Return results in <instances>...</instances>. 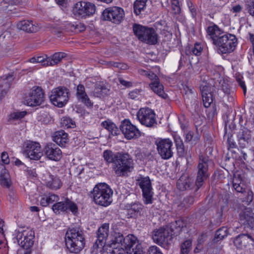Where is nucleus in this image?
Masks as SVG:
<instances>
[{"label":"nucleus","mask_w":254,"mask_h":254,"mask_svg":"<svg viewBox=\"0 0 254 254\" xmlns=\"http://www.w3.org/2000/svg\"><path fill=\"white\" fill-rule=\"evenodd\" d=\"M237 141L241 148H245L251 140V132L246 127L241 128L237 134Z\"/></svg>","instance_id":"nucleus-25"},{"label":"nucleus","mask_w":254,"mask_h":254,"mask_svg":"<svg viewBox=\"0 0 254 254\" xmlns=\"http://www.w3.org/2000/svg\"><path fill=\"white\" fill-rule=\"evenodd\" d=\"M247 10L250 14L254 17V0L247 5Z\"/></svg>","instance_id":"nucleus-55"},{"label":"nucleus","mask_w":254,"mask_h":254,"mask_svg":"<svg viewBox=\"0 0 254 254\" xmlns=\"http://www.w3.org/2000/svg\"><path fill=\"white\" fill-rule=\"evenodd\" d=\"M52 209L56 214H59L61 212L67 211L68 210L73 213H75L77 212V207L74 202L66 199L64 201H60L54 204L52 206Z\"/></svg>","instance_id":"nucleus-22"},{"label":"nucleus","mask_w":254,"mask_h":254,"mask_svg":"<svg viewBox=\"0 0 254 254\" xmlns=\"http://www.w3.org/2000/svg\"><path fill=\"white\" fill-rule=\"evenodd\" d=\"M202 51V48L199 44H195L193 48L191 49L192 53L195 56L200 54Z\"/></svg>","instance_id":"nucleus-56"},{"label":"nucleus","mask_w":254,"mask_h":254,"mask_svg":"<svg viewBox=\"0 0 254 254\" xmlns=\"http://www.w3.org/2000/svg\"><path fill=\"white\" fill-rule=\"evenodd\" d=\"M228 235V229L227 227H223L219 229L215 233V239L217 241L222 240Z\"/></svg>","instance_id":"nucleus-44"},{"label":"nucleus","mask_w":254,"mask_h":254,"mask_svg":"<svg viewBox=\"0 0 254 254\" xmlns=\"http://www.w3.org/2000/svg\"><path fill=\"white\" fill-rule=\"evenodd\" d=\"M108 90L103 84L99 83L97 85L93 92L94 95L97 97H101L108 93Z\"/></svg>","instance_id":"nucleus-41"},{"label":"nucleus","mask_w":254,"mask_h":254,"mask_svg":"<svg viewBox=\"0 0 254 254\" xmlns=\"http://www.w3.org/2000/svg\"><path fill=\"white\" fill-rule=\"evenodd\" d=\"M46 156L50 160L59 161L62 157L61 149L52 143L47 144L44 148Z\"/></svg>","instance_id":"nucleus-24"},{"label":"nucleus","mask_w":254,"mask_h":254,"mask_svg":"<svg viewBox=\"0 0 254 254\" xmlns=\"http://www.w3.org/2000/svg\"><path fill=\"white\" fill-rule=\"evenodd\" d=\"M173 143L169 139H163L156 142L157 149L159 154L164 159H169L172 157Z\"/></svg>","instance_id":"nucleus-18"},{"label":"nucleus","mask_w":254,"mask_h":254,"mask_svg":"<svg viewBox=\"0 0 254 254\" xmlns=\"http://www.w3.org/2000/svg\"><path fill=\"white\" fill-rule=\"evenodd\" d=\"M61 124L64 128H73L75 127V122L71 118L67 117L61 119Z\"/></svg>","instance_id":"nucleus-42"},{"label":"nucleus","mask_w":254,"mask_h":254,"mask_svg":"<svg viewBox=\"0 0 254 254\" xmlns=\"http://www.w3.org/2000/svg\"><path fill=\"white\" fill-rule=\"evenodd\" d=\"M146 76L148 77L150 79H151L153 81L155 80H158V78L157 76L151 71H149V73L147 74V76Z\"/></svg>","instance_id":"nucleus-63"},{"label":"nucleus","mask_w":254,"mask_h":254,"mask_svg":"<svg viewBox=\"0 0 254 254\" xmlns=\"http://www.w3.org/2000/svg\"><path fill=\"white\" fill-rule=\"evenodd\" d=\"M208 157L199 155V162L197 165V173L196 180V185L197 189L201 187L203 183L206 180L208 176Z\"/></svg>","instance_id":"nucleus-13"},{"label":"nucleus","mask_w":254,"mask_h":254,"mask_svg":"<svg viewBox=\"0 0 254 254\" xmlns=\"http://www.w3.org/2000/svg\"><path fill=\"white\" fill-rule=\"evenodd\" d=\"M191 241L190 240L185 241L181 245V254H188L190 250Z\"/></svg>","instance_id":"nucleus-46"},{"label":"nucleus","mask_w":254,"mask_h":254,"mask_svg":"<svg viewBox=\"0 0 254 254\" xmlns=\"http://www.w3.org/2000/svg\"><path fill=\"white\" fill-rule=\"evenodd\" d=\"M113 164V170L117 177H126L134 168V162L128 153L122 152Z\"/></svg>","instance_id":"nucleus-3"},{"label":"nucleus","mask_w":254,"mask_h":254,"mask_svg":"<svg viewBox=\"0 0 254 254\" xmlns=\"http://www.w3.org/2000/svg\"><path fill=\"white\" fill-rule=\"evenodd\" d=\"M44 93L39 87L34 86L24 95L23 103L28 106H39L44 100Z\"/></svg>","instance_id":"nucleus-6"},{"label":"nucleus","mask_w":254,"mask_h":254,"mask_svg":"<svg viewBox=\"0 0 254 254\" xmlns=\"http://www.w3.org/2000/svg\"><path fill=\"white\" fill-rule=\"evenodd\" d=\"M34 238V232L31 230L28 232L24 231L17 236L18 243L26 250H28L33 245Z\"/></svg>","instance_id":"nucleus-20"},{"label":"nucleus","mask_w":254,"mask_h":254,"mask_svg":"<svg viewBox=\"0 0 254 254\" xmlns=\"http://www.w3.org/2000/svg\"><path fill=\"white\" fill-rule=\"evenodd\" d=\"M65 56L66 54L63 52L55 53L52 56L49 57V65L53 66L58 64Z\"/></svg>","instance_id":"nucleus-38"},{"label":"nucleus","mask_w":254,"mask_h":254,"mask_svg":"<svg viewBox=\"0 0 254 254\" xmlns=\"http://www.w3.org/2000/svg\"><path fill=\"white\" fill-rule=\"evenodd\" d=\"M1 161L5 164H8L9 163V158L8 154L3 152L1 154Z\"/></svg>","instance_id":"nucleus-58"},{"label":"nucleus","mask_w":254,"mask_h":254,"mask_svg":"<svg viewBox=\"0 0 254 254\" xmlns=\"http://www.w3.org/2000/svg\"><path fill=\"white\" fill-rule=\"evenodd\" d=\"M194 201V197L192 196H188L184 198L182 204L185 206H189L192 204Z\"/></svg>","instance_id":"nucleus-53"},{"label":"nucleus","mask_w":254,"mask_h":254,"mask_svg":"<svg viewBox=\"0 0 254 254\" xmlns=\"http://www.w3.org/2000/svg\"><path fill=\"white\" fill-rule=\"evenodd\" d=\"M184 98L187 105H192L195 102L196 94L184 95Z\"/></svg>","instance_id":"nucleus-47"},{"label":"nucleus","mask_w":254,"mask_h":254,"mask_svg":"<svg viewBox=\"0 0 254 254\" xmlns=\"http://www.w3.org/2000/svg\"><path fill=\"white\" fill-rule=\"evenodd\" d=\"M120 127L123 134L127 139L137 138L141 135L140 130L128 120L125 119L123 121Z\"/></svg>","instance_id":"nucleus-16"},{"label":"nucleus","mask_w":254,"mask_h":254,"mask_svg":"<svg viewBox=\"0 0 254 254\" xmlns=\"http://www.w3.org/2000/svg\"><path fill=\"white\" fill-rule=\"evenodd\" d=\"M76 90L77 97L81 94H83L84 92H85L84 86L82 84H80L77 86Z\"/></svg>","instance_id":"nucleus-59"},{"label":"nucleus","mask_w":254,"mask_h":254,"mask_svg":"<svg viewBox=\"0 0 254 254\" xmlns=\"http://www.w3.org/2000/svg\"><path fill=\"white\" fill-rule=\"evenodd\" d=\"M96 10L94 4L85 1H79L72 8L73 14L78 18H85L94 14Z\"/></svg>","instance_id":"nucleus-12"},{"label":"nucleus","mask_w":254,"mask_h":254,"mask_svg":"<svg viewBox=\"0 0 254 254\" xmlns=\"http://www.w3.org/2000/svg\"><path fill=\"white\" fill-rule=\"evenodd\" d=\"M38 63H40L43 66H47L49 65V57L46 55L37 56Z\"/></svg>","instance_id":"nucleus-49"},{"label":"nucleus","mask_w":254,"mask_h":254,"mask_svg":"<svg viewBox=\"0 0 254 254\" xmlns=\"http://www.w3.org/2000/svg\"><path fill=\"white\" fill-rule=\"evenodd\" d=\"M236 80L241 87L243 89L244 93L245 94L246 93L247 88L245 82L242 80L241 77L240 76L237 77Z\"/></svg>","instance_id":"nucleus-57"},{"label":"nucleus","mask_w":254,"mask_h":254,"mask_svg":"<svg viewBox=\"0 0 254 254\" xmlns=\"http://www.w3.org/2000/svg\"><path fill=\"white\" fill-rule=\"evenodd\" d=\"M186 64H188L186 57L182 56L179 61L178 68L181 69L183 66H184Z\"/></svg>","instance_id":"nucleus-60"},{"label":"nucleus","mask_w":254,"mask_h":254,"mask_svg":"<svg viewBox=\"0 0 254 254\" xmlns=\"http://www.w3.org/2000/svg\"><path fill=\"white\" fill-rule=\"evenodd\" d=\"M233 243L237 249L244 250L250 245H254V239L250 234H241L234 238Z\"/></svg>","instance_id":"nucleus-23"},{"label":"nucleus","mask_w":254,"mask_h":254,"mask_svg":"<svg viewBox=\"0 0 254 254\" xmlns=\"http://www.w3.org/2000/svg\"><path fill=\"white\" fill-rule=\"evenodd\" d=\"M0 183L1 186L9 188L10 186L9 175L4 165L0 164Z\"/></svg>","instance_id":"nucleus-31"},{"label":"nucleus","mask_w":254,"mask_h":254,"mask_svg":"<svg viewBox=\"0 0 254 254\" xmlns=\"http://www.w3.org/2000/svg\"><path fill=\"white\" fill-rule=\"evenodd\" d=\"M172 235L169 227H161L152 232V238L154 243L165 248L169 244Z\"/></svg>","instance_id":"nucleus-11"},{"label":"nucleus","mask_w":254,"mask_h":254,"mask_svg":"<svg viewBox=\"0 0 254 254\" xmlns=\"http://www.w3.org/2000/svg\"><path fill=\"white\" fill-rule=\"evenodd\" d=\"M220 88L225 94H230L231 89L229 84L224 80H220Z\"/></svg>","instance_id":"nucleus-48"},{"label":"nucleus","mask_w":254,"mask_h":254,"mask_svg":"<svg viewBox=\"0 0 254 254\" xmlns=\"http://www.w3.org/2000/svg\"><path fill=\"white\" fill-rule=\"evenodd\" d=\"M91 193L93 201L98 205L107 206L112 202L113 191L105 183L96 185L91 191Z\"/></svg>","instance_id":"nucleus-4"},{"label":"nucleus","mask_w":254,"mask_h":254,"mask_svg":"<svg viewBox=\"0 0 254 254\" xmlns=\"http://www.w3.org/2000/svg\"><path fill=\"white\" fill-rule=\"evenodd\" d=\"M125 12L120 7H113L106 8L102 13L104 20H109L115 24L120 23L124 19Z\"/></svg>","instance_id":"nucleus-14"},{"label":"nucleus","mask_w":254,"mask_h":254,"mask_svg":"<svg viewBox=\"0 0 254 254\" xmlns=\"http://www.w3.org/2000/svg\"><path fill=\"white\" fill-rule=\"evenodd\" d=\"M26 111L14 112L10 115L11 119L14 120H19L23 118L26 114Z\"/></svg>","instance_id":"nucleus-51"},{"label":"nucleus","mask_w":254,"mask_h":254,"mask_svg":"<svg viewBox=\"0 0 254 254\" xmlns=\"http://www.w3.org/2000/svg\"><path fill=\"white\" fill-rule=\"evenodd\" d=\"M136 116L140 124L146 127H154L157 125L154 111L148 107L140 108Z\"/></svg>","instance_id":"nucleus-9"},{"label":"nucleus","mask_w":254,"mask_h":254,"mask_svg":"<svg viewBox=\"0 0 254 254\" xmlns=\"http://www.w3.org/2000/svg\"><path fill=\"white\" fill-rule=\"evenodd\" d=\"M240 223L245 228H250L254 230V213L251 208H246L241 212L239 215Z\"/></svg>","instance_id":"nucleus-21"},{"label":"nucleus","mask_w":254,"mask_h":254,"mask_svg":"<svg viewBox=\"0 0 254 254\" xmlns=\"http://www.w3.org/2000/svg\"><path fill=\"white\" fill-rule=\"evenodd\" d=\"M186 223L182 219H178L171 224L170 230L173 235H178L186 226Z\"/></svg>","instance_id":"nucleus-35"},{"label":"nucleus","mask_w":254,"mask_h":254,"mask_svg":"<svg viewBox=\"0 0 254 254\" xmlns=\"http://www.w3.org/2000/svg\"><path fill=\"white\" fill-rule=\"evenodd\" d=\"M172 9L175 14H179L181 11L179 0H171Z\"/></svg>","instance_id":"nucleus-50"},{"label":"nucleus","mask_w":254,"mask_h":254,"mask_svg":"<svg viewBox=\"0 0 254 254\" xmlns=\"http://www.w3.org/2000/svg\"><path fill=\"white\" fill-rule=\"evenodd\" d=\"M149 86L154 93L163 99H166L168 95L164 92V87L159 80H155L149 84Z\"/></svg>","instance_id":"nucleus-32"},{"label":"nucleus","mask_w":254,"mask_h":254,"mask_svg":"<svg viewBox=\"0 0 254 254\" xmlns=\"http://www.w3.org/2000/svg\"><path fill=\"white\" fill-rule=\"evenodd\" d=\"M141 92L140 90L139 89H135L129 93V96L131 99H134L137 97V96L140 94Z\"/></svg>","instance_id":"nucleus-61"},{"label":"nucleus","mask_w":254,"mask_h":254,"mask_svg":"<svg viewBox=\"0 0 254 254\" xmlns=\"http://www.w3.org/2000/svg\"><path fill=\"white\" fill-rule=\"evenodd\" d=\"M147 0H136L134 2L133 8L134 12L136 15H139L142 10L146 6V3Z\"/></svg>","instance_id":"nucleus-40"},{"label":"nucleus","mask_w":254,"mask_h":254,"mask_svg":"<svg viewBox=\"0 0 254 254\" xmlns=\"http://www.w3.org/2000/svg\"><path fill=\"white\" fill-rule=\"evenodd\" d=\"M109 225L107 223L103 224L99 228L97 232V240L93 246V252L97 253L99 249L103 248L106 243L109 234Z\"/></svg>","instance_id":"nucleus-17"},{"label":"nucleus","mask_w":254,"mask_h":254,"mask_svg":"<svg viewBox=\"0 0 254 254\" xmlns=\"http://www.w3.org/2000/svg\"><path fill=\"white\" fill-rule=\"evenodd\" d=\"M237 39L234 35L224 34L219 38L215 45L219 47V50L222 54L230 53L233 52L237 45Z\"/></svg>","instance_id":"nucleus-8"},{"label":"nucleus","mask_w":254,"mask_h":254,"mask_svg":"<svg viewBox=\"0 0 254 254\" xmlns=\"http://www.w3.org/2000/svg\"><path fill=\"white\" fill-rule=\"evenodd\" d=\"M207 36L210 38L214 45L219 41V38L225 33L216 25L209 26L206 29Z\"/></svg>","instance_id":"nucleus-27"},{"label":"nucleus","mask_w":254,"mask_h":254,"mask_svg":"<svg viewBox=\"0 0 254 254\" xmlns=\"http://www.w3.org/2000/svg\"><path fill=\"white\" fill-rule=\"evenodd\" d=\"M188 5L192 16L194 17L196 14V9L193 6L192 3L191 2L188 3Z\"/></svg>","instance_id":"nucleus-62"},{"label":"nucleus","mask_w":254,"mask_h":254,"mask_svg":"<svg viewBox=\"0 0 254 254\" xmlns=\"http://www.w3.org/2000/svg\"><path fill=\"white\" fill-rule=\"evenodd\" d=\"M77 97L78 99L80 100L87 107H92L93 106V103L91 102L86 92H84L83 94H81Z\"/></svg>","instance_id":"nucleus-45"},{"label":"nucleus","mask_w":254,"mask_h":254,"mask_svg":"<svg viewBox=\"0 0 254 254\" xmlns=\"http://www.w3.org/2000/svg\"><path fill=\"white\" fill-rule=\"evenodd\" d=\"M201 96L203 105L205 108H208L213 102V94L215 90L214 86L203 82L200 86Z\"/></svg>","instance_id":"nucleus-19"},{"label":"nucleus","mask_w":254,"mask_h":254,"mask_svg":"<svg viewBox=\"0 0 254 254\" xmlns=\"http://www.w3.org/2000/svg\"><path fill=\"white\" fill-rule=\"evenodd\" d=\"M116 67L120 69L126 70L128 68V66L126 64L117 62V64Z\"/></svg>","instance_id":"nucleus-64"},{"label":"nucleus","mask_w":254,"mask_h":254,"mask_svg":"<svg viewBox=\"0 0 254 254\" xmlns=\"http://www.w3.org/2000/svg\"><path fill=\"white\" fill-rule=\"evenodd\" d=\"M133 31L134 35L141 42L149 45H155L158 43V35L152 27L135 24L133 26Z\"/></svg>","instance_id":"nucleus-5"},{"label":"nucleus","mask_w":254,"mask_h":254,"mask_svg":"<svg viewBox=\"0 0 254 254\" xmlns=\"http://www.w3.org/2000/svg\"><path fill=\"white\" fill-rule=\"evenodd\" d=\"M233 187L237 192L241 193L246 192V190L244 184L243 183V179L241 174L236 173L234 175Z\"/></svg>","instance_id":"nucleus-29"},{"label":"nucleus","mask_w":254,"mask_h":254,"mask_svg":"<svg viewBox=\"0 0 254 254\" xmlns=\"http://www.w3.org/2000/svg\"><path fill=\"white\" fill-rule=\"evenodd\" d=\"M147 254H163L160 249L156 246H152L149 248Z\"/></svg>","instance_id":"nucleus-52"},{"label":"nucleus","mask_w":254,"mask_h":254,"mask_svg":"<svg viewBox=\"0 0 254 254\" xmlns=\"http://www.w3.org/2000/svg\"><path fill=\"white\" fill-rule=\"evenodd\" d=\"M18 29L27 32H36L38 30L39 27L33 23L32 21L24 20L18 22L17 24Z\"/></svg>","instance_id":"nucleus-28"},{"label":"nucleus","mask_w":254,"mask_h":254,"mask_svg":"<svg viewBox=\"0 0 254 254\" xmlns=\"http://www.w3.org/2000/svg\"><path fill=\"white\" fill-rule=\"evenodd\" d=\"M174 139L178 152L183 153L184 152V145L182 139L177 134L174 135Z\"/></svg>","instance_id":"nucleus-43"},{"label":"nucleus","mask_w":254,"mask_h":254,"mask_svg":"<svg viewBox=\"0 0 254 254\" xmlns=\"http://www.w3.org/2000/svg\"><path fill=\"white\" fill-rule=\"evenodd\" d=\"M192 185V182L190 178L187 176H182L178 180L177 186L179 190L181 191L185 190Z\"/></svg>","instance_id":"nucleus-33"},{"label":"nucleus","mask_w":254,"mask_h":254,"mask_svg":"<svg viewBox=\"0 0 254 254\" xmlns=\"http://www.w3.org/2000/svg\"><path fill=\"white\" fill-rule=\"evenodd\" d=\"M53 140L60 146H65L68 142V135L64 131L61 130L55 132Z\"/></svg>","instance_id":"nucleus-30"},{"label":"nucleus","mask_w":254,"mask_h":254,"mask_svg":"<svg viewBox=\"0 0 254 254\" xmlns=\"http://www.w3.org/2000/svg\"><path fill=\"white\" fill-rule=\"evenodd\" d=\"M122 152H117L114 153L111 150H106L103 152V156L105 160L107 163H113L114 164L115 160L117 159V156H119V154H121Z\"/></svg>","instance_id":"nucleus-36"},{"label":"nucleus","mask_w":254,"mask_h":254,"mask_svg":"<svg viewBox=\"0 0 254 254\" xmlns=\"http://www.w3.org/2000/svg\"><path fill=\"white\" fill-rule=\"evenodd\" d=\"M136 181L142 190L144 203L145 204H152L154 193L149 178L141 176L138 177Z\"/></svg>","instance_id":"nucleus-10"},{"label":"nucleus","mask_w":254,"mask_h":254,"mask_svg":"<svg viewBox=\"0 0 254 254\" xmlns=\"http://www.w3.org/2000/svg\"><path fill=\"white\" fill-rule=\"evenodd\" d=\"M114 239L112 240L109 254H143L141 245L137 238L133 235H128L124 237L123 235L115 230L113 231Z\"/></svg>","instance_id":"nucleus-1"},{"label":"nucleus","mask_w":254,"mask_h":254,"mask_svg":"<svg viewBox=\"0 0 254 254\" xmlns=\"http://www.w3.org/2000/svg\"><path fill=\"white\" fill-rule=\"evenodd\" d=\"M65 242L66 247L70 253H79L85 245L83 232L79 227L69 228L65 234Z\"/></svg>","instance_id":"nucleus-2"},{"label":"nucleus","mask_w":254,"mask_h":254,"mask_svg":"<svg viewBox=\"0 0 254 254\" xmlns=\"http://www.w3.org/2000/svg\"><path fill=\"white\" fill-rule=\"evenodd\" d=\"M59 199V196L52 193L44 194L41 196L40 200V204L42 206H47L50 203L57 201Z\"/></svg>","instance_id":"nucleus-34"},{"label":"nucleus","mask_w":254,"mask_h":254,"mask_svg":"<svg viewBox=\"0 0 254 254\" xmlns=\"http://www.w3.org/2000/svg\"><path fill=\"white\" fill-rule=\"evenodd\" d=\"M127 212L130 217L137 218L144 215L146 209L142 204L136 202L128 205Z\"/></svg>","instance_id":"nucleus-26"},{"label":"nucleus","mask_w":254,"mask_h":254,"mask_svg":"<svg viewBox=\"0 0 254 254\" xmlns=\"http://www.w3.org/2000/svg\"><path fill=\"white\" fill-rule=\"evenodd\" d=\"M102 125L113 135H117L119 133V130L116 125L109 120L103 122Z\"/></svg>","instance_id":"nucleus-37"},{"label":"nucleus","mask_w":254,"mask_h":254,"mask_svg":"<svg viewBox=\"0 0 254 254\" xmlns=\"http://www.w3.org/2000/svg\"><path fill=\"white\" fill-rule=\"evenodd\" d=\"M182 92L184 95L195 94L194 91L193 90V89L187 85L183 86V90Z\"/></svg>","instance_id":"nucleus-54"},{"label":"nucleus","mask_w":254,"mask_h":254,"mask_svg":"<svg viewBox=\"0 0 254 254\" xmlns=\"http://www.w3.org/2000/svg\"><path fill=\"white\" fill-rule=\"evenodd\" d=\"M69 95V90L67 88L59 86L52 90L50 99L55 106L63 107L68 102Z\"/></svg>","instance_id":"nucleus-7"},{"label":"nucleus","mask_w":254,"mask_h":254,"mask_svg":"<svg viewBox=\"0 0 254 254\" xmlns=\"http://www.w3.org/2000/svg\"><path fill=\"white\" fill-rule=\"evenodd\" d=\"M51 180L47 182V186L53 190H57L62 186V182L60 179L57 176H50Z\"/></svg>","instance_id":"nucleus-39"},{"label":"nucleus","mask_w":254,"mask_h":254,"mask_svg":"<svg viewBox=\"0 0 254 254\" xmlns=\"http://www.w3.org/2000/svg\"><path fill=\"white\" fill-rule=\"evenodd\" d=\"M24 153L31 160H38L43 155L39 143L28 141L25 143Z\"/></svg>","instance_id":"nucleus-15"}]
</instances>
